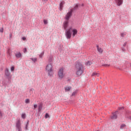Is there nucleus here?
<instances>
[{
  "label": "nucleus",
  "instance_id": "nucleus-1",
  "mask_svg": "<svg viewBox=\"0 0 131 131\" xmlns=\"http://www.w3.org/2000/svg\"><path fill=\"white\" fill-rule=\"evenodd\" d=\"M73 32V37H74L77 34V30L73 29L71 27L66 30V36L67 38H71V34Z\"/></svg>",
  "mask_w": 131,
  "mask_h": 131
},
{
  "label": "nucleus",
  "instance_id": "nucleus-2",
  "mask_svg": "<svg viewBox=\"0 0 131 131\" xmlns=\"http://www.w3.org/2000/svg\"><path fill=\"white\" fill-rule=\"evenodd\" d=\"M75 71L77 75H81L83 72V67L82 64L81 63H77L76 64Z\"/></svg>",
  "mask_w": 131,
  "mask_h": 131
},
{
  "label": "nucleus",
  "instance_id": "nucleus-3",
  "mask_svg": "<svg viewBox=\"0 0 131 131\" xmlns=\"http://www.w3.org/2000/svg\"><path fill=\"white\" fill-rule=\"evenodd\" d=\"M46 70L49 76H52V75H53V66L52 65V63H49L47 65Z\"/></svg>",
  "mask_w": 131,
  "mask_h": 131
},
{
  "label": "nucleus",
  "instance_id": "nucleus-4",
  "mask_svg": "<svg viewBox=\"0 0 131 131\" xmlns=\"http://www.w3.org/2000/svg\"><path fill=\"white\" fill-rule=\"evenodd\" d=\"M64 69L63 68H61L59 71L58 73V78L59 79H62L63 77L64 76Z\"/></svg>",
  "mask_w": 131,
  "mask_h": 131
},
{
  "label": "nucleus",
  "instance_id": "nucleus-5",
  "mask_svg": "<svg viewBox=\"0 0 131 131\" xmlns=\"http://www.w3.org/2000/svg\"><path fill=\"white\" fill-rule=\"evenodd\" d=\"M16 126L18 131H22V128H21V120L20 119H17L16 123Z\"/></svg>",
  "mask_w": 131,
  "mask_h": 131
},
{
  "label": "nucleus",
  "instance_id": "nucleus-6",
  "mask_svg": "<svg viewBox=\"0 0 131 131\" xmlns=\"http://www.w3.org/2000/svg\"><path fill=\"white\" fill-rule=\"evenodd\" d=\"M73 11V9H71L70 11H69L67 15H66V20H67V21H68V20H69V19H70V17H71L72 15V12Z\"/></svg>",
  "mask_w": 131,
  "mask_h": 131
},
{
  "label": "nucleus",
  "instance_id": "nucleus-7",
  "mask_svg": "<svg viewBox=\"0 0 131 131\" xmlns=\"http://www.w3.org/2000/svg\"><path fill=\"white\" fill-rule=\"evenodd\" d=\"M5 75L8 79H11V78H12V76L11 75V74L9 72V70L8 69H7L5 71Z\"/></svg>",
  "mask_w": 131,
  "mask_h": 131
},
{
  "label": "nucleus",
  "instance_id": "nucleus-8",
  "mask_svg": "<svg viewBox=\"0 0 131 131\" xmlns=\"http://www.w3.org/2000/svg\"><path fill=\"white\" fill-rule=\"evenodd\" d=\"M69 23V22L68 21V20H66L63 22L62 27L63 28H64V29H66L68 27Z\"/></svg>",
  "mask_w": 131,
  "mask_h": 131
},
{
  "label": "nucleus",
  "instance_id": "nucleus-9",
  "mask_svg": "<svg viewBox=\"0 0 131 131\" xmlns=\"http://www.w3.org/2000/svg\"><path fill=\"white\" fill-rule=\"evenodd\" d=\"M116 4H117V6H121L123 3V0H115Z\"/></svg>",
  "mask_w": 131,
  "mask_h": 131
},
{
  "label": "nucleus",
  "instance_id": "nucleus-10",
  "mask_svg": "<svg viewBox=\"0 0 131 131\" xmlns=\"http://www.w3.org/2000/svg\"><path fill=\"white\" fill-rule=\"evenodd\" d=\"M118 112H116L114 114H113V116H111V119H116L117 118V113Z\"/></svg>",
  "mask_w": 131,
  "mask_h": 131
},
{
  "label": "nucleus",
  "instance_id": "nucleus-11",
  "mask_svg": "<svg viewBox=\"0 0 131 131\" xmlns=\"http://www.w3.org/2000/svg\"><path fill=\"white\" fill-rule=\"evenodd\" d=\"M64 4H65V2L64 1L61 2V3L60 4V5H59L60 11H62V9H63V7Z\"/></svg>",
  "mask_w": 131,
  "mask_h": 131
},
{
  "label": "nucleus",
  "instance_id": "nucleus-12",
  "mask_svg": "<svg viewBox=\"0 0 131 131\" xmlns=\"http://www.w3.org/2000/svg\"><path fill=\"white\" fill-rule=\"evenodd\" d=\"M97 51L99 52V53H100V54H102L103 53V49L99 47V46H97Z\"/></svg>",
  "mask_w": 131,
  "mask_h": 131
},
{
  "label": "nucleus",
  "instance_id": "nucleus-13",
  "mask_svg": "<svg viewBox=\"0 0 131 131\" xmlns=\"http://www.w3.org/2000/svg\"><path fill=\"white\" fill-rule=\"evenodd\" d=\"M15 57L18 58H21L22 57V54H21V53L18 52L15 54Z\"/></svg>",
  "mask_w": 131,
  "mask_h": 131
},
{
  "label": "nucleus",
  "instance_id": "nucleus-14",
  "mask_svg": "<svg viewBox=\"0 0 131 131\" xmlns=\"http://www.w3.org/2000/svg\"><path fill=\"white\" fill-rule=\"evenodd\" d=\"M42 109V104H39L38 106V112H40V111H41Z\"/></svg>",
  "mask_w": 131,
  "mask_h": 131
},
{
  "label": "nucleus",
  "instance_id": "nucleus-15",
  "mask_svg": "<svg viewBox=\"0 0 131 131\" xmlns=\"http://www.w3.org/2000/svg\"><path fill=\"white\" fill-rule=\"evenodd\" d=\"M72 87L71 86H66L65 88V92H69L70 90H71Z\"/></svg>",
  "mask_w": 131,
  "mask_h": 131
},
{
  "label": "nucleus",
  "instance_id": "nucleus-16",
  "mask_svg": "<svg viewBox=\"0 0 131 131\" xmlns=\"http://www.w3.org/2000/svg\"><path fill=\"white\" fill-rule=\"evenodd\" d=\"M99 76V74H98L97 73H96V72H94L92 74V76H95V77L97 76V77H98Z\"/></svg>",
  "mask_w": 131,
  "mask_h": 131
},
{
  "label": "nucleus",
  "instance_id": "nucleus-17",
  "mask_svg": "<svg viewBox=\"0 0 131 131\" xmlns=\"http://www.w3.org/2000/svg\"><path fill=\"white\" fill-rule=\"evenodd\" d=\"M25 102L26 104H29V103H30V100H29V99H26Z\"/></svg>",
  "mask_w": 131,
  "mask_h": 131
},
{
  "label": "nucleus",
  "instance_id": "nucleus-18",
  "mask_svg": "<svg viewBox=\"0 0 131 131\" xmlns=\"http://www.w3.org/2000/svg\"><path fill=\"white\" fill-rule=\"evenodd\" d=\"M86 65L87 66H91V65H92V62H91L90 61H88L86 63Z\"/></svg>",
  "mask_w": 131,
  "mask_h": 131
},
{
  "label": "nucleus",
  "instance_id": "nucleus-19",
  "mask_svg": "<svg viewBox=\"0 0 131 131\" xmlns=\"http://www.w3.org/2000/svg\"><path fill=\"white\" fill-rule=\"evenodd\" d=\"M125 35H126V33H121V36H122V37H124V36H125Z\"/></svg>",
  "mask_w": 131,
  "mask_h": 131
},
{
  "label": "nucleus",
  "instance_id": "nucleus-20",
  "mask_svg": "<svg viewBox=\"0 0 131 131\" xmlns=\"http://www.w3.org/2000/svg\"><path fill=\"white\" fill-rule=\"evenodd\" d=\"M125 126H126L125 124H122L120 127L121 129H122L124 128V127H125Z\"/></svg>",
  "mask_w": 131,
  "mask_h": 131
},
{
  "label": "nucleus",
  "instance_id": "nucleus-21",
  "mask_svg": "<svg viewBox=\"0 0 131 131\" xmlns=\"http://www.w3.org/2000/svg\"><path fill=\"white\" fill-rule=\"evenodd\" d=\"M43 23H44V24H45V25H47V24H48V20H47V19H44V20H43Z\"/></svg>",
  "mask_w": 131,
  "mask_h": 131
},
{
  "label": "nucleus",
  "instance_id": "nucleus-22",
  "mask_svg": "<svg viewBox=\"0 0 131 131\" xmlns=\"http://www.w3.org/2000/svg\"><path fill=\"white\" fill-rule=\"evenodd\" d=\"M31 59L33 60V62H36V61H37V58H31Z\"/></svg>",
  "mask_w": 131,
  "mask_h": 131
},
{
  "label": "nucleus",
  "instance_id": "nucleus-23",
  "mask_svg": "<svg viewBox=\"0 0 131 131\" xmlns=\"http://www.w3.org/2000/svg\"><path fill=\"white\" fill-rule=\"evenodd\" d=\"M26 116L25 115V114H23L21 115V117L24 119L26 118Z\"/></svg>",
  "mask_w": 131,
  "mask_h": 131
},
{
  "label": "nucleus",
  "instance_id": "nucleus-24",
  "mask_svg": "<svg viewBox=\"0 0 131 131\" xmlns=\"http://www.w3.org/2000/svg\"><path fill=\"white\" fill-rule=\"evenodd\" d=\"M77 8H78V5L76 4L74 8V10H77Z\"/></svg>",
  "mask_w": 131,
  "mask_h": 131
},
{
  "label": "nucleus",
  "instance_id": "nucleus-25",
  "mask_svg": "<svg viewBox=\"0 0 131 131\" xmlns=\"http://www.w3.org/2000/svg\"><path fill=\"white\" fill-rule=\"evenodd\" d=\"M36 108H37V104H34V110L36 109Z\"/></svg>",
  "mask_w": 131,
  "mask_h": 131
},
{
  "label": "nucleus",
  "instance_id": "nucleus-26",
  "mask_svg": "<svg viewBox=\"0 0 131 131\" xmlns=\"http://www.w3.org/2000/svg\"><path fill=\"white\" fill-rule=\"evenodd\" d=\"M11 70V71H14L15 70V68L14 67H12Z\"/></svg>",
  "mask_w": 131,
  "mask_h": 131
},
{
  "label": "nucleus",
  "instance_id": "nucleus-27",
  "mask_svg": "<svg viewBox=\"0 0 131 131\" xmlns=\"http://www.w3.org/2000/svg\"><path fill=\"white\" fill-rule=\"evenodd\" d=\"M49 117V114L48 113H47L45 115V118H48Z\"/></svg>",
  "mask_w": 131,
  "mask_h": 131
},
{
  "label": "nucleus",
  "instance_id": "nucleus-28",
  "mask_svg": "<svg viewBox=\"0 0 131 131\" xmlns=\"http://www.w3.org/2000/svg\"><path fill=\"white\" fill-rule=\"evenodd\" d=\"M26 52H27V49L25 48L24 50V52L26 53Z\"/></svg>",
  "mask_w": 131,
  "mask_h": 131
},
{
  "label": "nucleus",
  "instance_id": "nucleus-29",
  "mask_svg": "<svg viewBox=\"0 0 131 131\" xmlns=\"http://www.w3.org/2000/svg\"><path fill=\"white\" fill-rule=\"evenodd\" d=\"M43 56V53H41L40 55H39V57L41 58Z\"/></svg>",
  "mask_w": 131,
  "mask_h": 131
},
{
  "label": "nucleus",
  "instance_id": "nucleus-30",
  "mask_svg": "<svg viewBox=\"0 0 131 131\" xmlns=\"http://www.w3.org/2000/svg\"><path fill=\"white\" fill-rule=\"evenodd\" d=\"M0 32H4V29H3V28L1 29Z\"/></svg>",
  "mask_w": 131,
  "mask_h": 131
},
{
  "label": "nucleus",
  "instance_id": "nucleus-31",
  "mask_svg": "<svg viewBox=\"0 0 131 131\" xmlns=\"http://www.w3.org/2000/svg\"><path fill=\"white\" fill-rule=\"evenodd\" d=\"M22 39H23V40H26V37H23L22 38Z\"/></svg>",
  "mask_w": 131,
  "mask_h": 131
},
{
  "label": "nucleus",
  "instance_id": "nucleus-32",
  "mask_svg": "<svg viewBox=\"0 0 131 131\" xmlns=\"http://www.w3.org/2000/svg\"><path fill=\"white\" fill-rule=\"evenodd\" d=\"M119 110H121L122 109H123V107H121L119 108Z\"/></svg>",
  "mask_w": 131,
  "mask_h": 131
},
{
  "label": "nucleus",
  "instance_id": "nucleus-33",
  "mask_svg": "<svg viewBox=\"0 0 131 131\" xmlns=\"http://www.w3.org/2000/svg\"><path fill=\"white\" fill-rule=\"evenodd\" d=\"M42 2H48V0H42Z\"/></svg>",
  "mask_w": 131,
  "mask_h": 131
},
{
  "label": "nucleus",
  "instance_id": "nucleus-34",
  "mask_svg": "<svg viewBox=\"0 0 131 131\" xmlns=\"http://www.w3.org/2000/svg\"><path fill=\"white\" fill-rule=\"evenodd\" d=\"M74 95H75V93L74 92L72 94V95L73 96Z\"/></svg>",
  "mask_w": 131,
  "mask_h": 131
},
{
  "label": "nucleus",
  "instance_id": "nucleus-35",
  "mask_svg": "<svg viewBox=\"0 0 131 131\" xmlns=\"http://www.w3.org/2000/svg\"><path fill=\"white\" fill-rule=\"evenodd\" d=\"M10 37H12V34L10 35Z\"/></svg>",
  "mask_w": 131,
  "mask_h": 131
},
{
  "label": "nucleus",
  "instance_id": "nucleus-36",
  "mask_svg": "<svg viewBox=\"0 0 131 131\" xmlns=\"http://www.w3.org/2000/svg\"><path fill=\"white\" fill-rule=\"evenodd\" d=\"M106 66H109V65H106Z\"/></svg>",
  "mask_w": 131,
  "mask_h": 131
}]
</instances>
